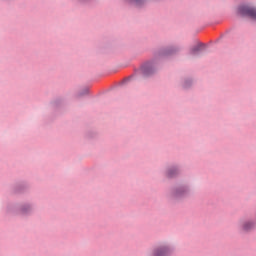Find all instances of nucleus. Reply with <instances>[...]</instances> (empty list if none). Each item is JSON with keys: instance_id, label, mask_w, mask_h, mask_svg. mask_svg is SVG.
Instances as JSON below:
<instances>
[{"instance_id": "f257e3e1", "label": "nucleus", "mask_w": 256, "mask_h": 256, "mask_svg": "<svg viewBox=\"0 0 256 256\" xmlns=\"http://www.w3.org/2000/svg\"><path fill=\"white\" fill-rule=\"evenodd\" d=\"M238 13L240 15H248L252 19L256 21V9L255 8H249L248 6H240L238 8Z\"/></svg>"}, {"instance_id": "f03ea898", "label": "nucleus", "mask_w": 256, "mask_h": 256, "mask_svg": "<svg viewBox=\"0 0 256 256\" xmlns=\"http://www.w3.org/2000/svg\"><path fill=\"white\" fill-rule=\"evenodd\" d=\"M143 77H151L155 73V65L151 62L144 64L141 68Z\"/></svg>"}, {"instance_id": "7ed1b4c3", "label": "nucleus", "mask_w": 256, "mask_h": 256, "mask_svg": "<svg viewBox=\"0 0 256 256\" xmlns=\"http://www.w3.org/2000/svg\"><path fill=\"white\" fill-rule=\"evenodd\" d=\"M253 227H255V224H253V222H244L242 224L243 231H250V229H253Z\"/></svg>"}, {"instance_id": "20e7f679", "label": "nucleus", "mask_w": 256, "mask_h": 256, "mask_svg": "<svg viewBox=\"0 0 256 256\" xmlns=\"http://www.w3.org/2000/svg\"><path fill=\"white\" fill-rule=\"evenodd\" d=\"M203 47V45L198 44L195 47H193L191 49V55H199V53H201V48Z\"/></svg>"}, {"instance_id": "39448f33", "label": "nucleus", "mask_w": 256, "mask_h": 256, "mask_svg": "<svg viewBox=\"0 0 256 256\" xmlns=\"http://www.w3.org/2000/svg\"><path fill=\"white\" fill-rule=\"evenodd\" d=\"M167 255V248H161L158 250H155L154 256H164Z\"/></svg>"}, {"instance_id": "423d86ee", "label": "nucleus", "mask_w": 256, "mask_h": 256, "mask_svg": "<svg viewBox=\"0 0 256 256\" xmlns=\"http://www.w3.org/2000/svg\"><path fill=\"white\" fill-rule=\"evenodd\" d=\"M168 177H173V173H171V171L168 172Z\"/></svg>"}, {"instance_id": "0eeeda50", "label": "nucleus", "mask_w": 256, "mask_h": 256, "mask_svg": "<svg viewBox=\"0 0 256 256\" xmlns=\"http://www.w3.org/2000/svg\"><path fill=\"white\" fill-rule=\"evenodd\" d=\"M133 1L134 3H139V0H130Z\"/></svg>"}]
</instances>
